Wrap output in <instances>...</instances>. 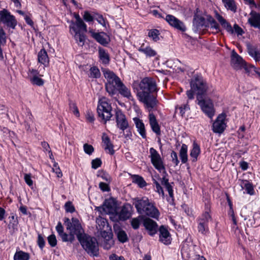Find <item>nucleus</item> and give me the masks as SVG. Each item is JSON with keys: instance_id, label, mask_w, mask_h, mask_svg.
I'll return each instance as SVG.
<instances>
[{"instance_id": "obj_15", "label": "nucleus", "mask_w": 260, "mask_h": 260, "mask_svg": "<svg viewBox=\"0 0 260 260\" xmlns=\"http://www.w3.org/2000/svg\"><path fill=\"white\" fill-rule=\"evenodd\" d=\"M115 120L117 127L123 132L128 127V123L125 115L119 109L115 110Z\"/></svg>"}, {"instance_id": "obj_62", "label": "nucleus", "mask_w": 260, "mask_h": 260, "mask_svg": "<svg viewBox=\"0 0 260 260\" xmlns=\"http://www.w3.org/2000/svg\"><path fill=\"white\" fill-rule=\"evenodd\" d=\"M210 23L211 27L214 29L216 32H218L220 30L219 25L214 19H212L210 21Z\"/></svg>"}, {"instance_id": "obj_23", "label": "nucleus", "mask_w": 260, "mask_h": 260, "mask_svg": "<svg viewBox=\"0 0 260 260\" xmlns=\"http://www.w3.org/2000/svg\"><path fill=\"white\" fill-rule=\"evenodd\" d=\"M123 97L126 98L129 100H133V98L131 93V89L126 87L121 81L116 87V91Z\"/></svg>"}, {"instance_id": "obj_30", "label": "nucleus", "mask_w": 260, "mask_h": 260, "mask_svg": "<svg viewBox=\"0 0 260 260\" xmlns=\"http://www.w3.org/2000/svg\"><path fill=\"white\" fill-rule=\"evenodd\" d=\"M18 221L17 217L14 214H11L10 217V221L8 225L9 232L11 234H13L18 231Z\"/></svg>"}, {"instance_id": "obj_31", "label": "nucleus", "mask_w": 260, "mask_h": 260, "mask_svg": "<svg viewBox=\"0 0 260 260\" xmlns=\"http://www.w3.org/2000/svg\"><path fill=\"white\" fill-rule=\"evenodd\" d=\"M133 121L136 125L137 128V131L139 134L143 138H146V134L145 128V125L142 120L140 119L139 118L135 117L133 118Z\"/></svg>"}, {"instance_id": "obj_59", "label": "nucleus", "mask_w": 260, "mask_h": 260, "mask_svg": "<svg viewBox=\"0 0 260 260\" xmlns=\"http://www.w3.org/2000/svg\"><path fill=\"white\" fill-rule=\"evenodd\" d=\"M83 19L86 22H91L93 20V17L88 11H85L83 15Z\"/></svg>"}, {"instance_id": "obj_5", "label": "nucleus", "mask_w": 260, "mask_h": 260, "mask_svg": "<svg viewBox=\"0 0 260 260\" xmlns=\"http://www.w3.org/2000/svg\"><path fill=\"white\" fill-rule=\"evenodd\" d=\"M102 72L106 80V90L110 95L113 96L116 93V87L121 80L113 71L108 69H102Z\"/></svg>"}, {"instance_id": "obj_32", "label": "nucleus", "mask_w": 260, "mask_h": 260, "mask_svg": "<svg viewBox=\"0 0 260 260\" xmlns=\"http://www.w3.org/2000/svg\"><path fill=\"white\" fill-rule=\"evenodd\" d=\"M99 57L101 62L105 65L108 64L110 62V56L108 53L103 48H99Z\"/></svg>"}, {"instance_id": "obj_35", "label": "nucleus", "mask_w": 260, "mask_h": 260, "mask_svg": "<svg viewBox=\"0 0 260 260\" xmlns=\"http://www.w3.org/2000/svg\"><path fill=\"white\" fill-rule=\"evenodd\" d=\"M188 147L187 145L183 144L179 150V157L182 164H186L188 161L187 155Z\"/></svg>"}, {"instance_id": "obj_17", "label": "nucleus", "mask_w": 260, "mask_h": 260, "mask_svg": "<svg viewBox=\"0 0 260 260\" xmlns=\"http://www.w3.org/2000/svg\"><path fill=\"white\" fill-rule=\"evenodd\" d=\"M226 115L224 113L219 114L212 125V130L215 133H222L226 127L225 119Z\"/></svg>"}, {"instance_id": "obj_49", "label": "nucleus", "mask_w": 260, "mask_h": 260, "mask_svg": "<svg viewBox=\"0 0 260 260\" xmlns=\"http://www.w3.org/2000/svg\"><path fill=\"white\" fill-rule=\"evenodd\" d=\"M24 179L25 183L30 187L33 186V181L31 179V175L30 174H24Z\"/></svg>"}, {"instance_id": "obj_10", "label": "nucleus", "mask_w": 260, "mask_h": 260, "mask_svg": "<svg viewBox=\"0 0 260 260\" xmlns=\"http://www.w3.org/2000/svg\"><path fill=\"white\" fill-rule=\"evenodd\" d=\"M149 153V157L153 167L160 173L164 171L165 167L163 159L159 153L152 147L150 148Z\"/></svg>"}, {"instance_id": "obj_26", "label": "nucleus", "mask_w": 260, "mask_h": 260, "mask_svg": "<svg viewBox=\"0 0 260 260\" xmlns=\"http://www.w3.org/2000/svg\"><path fill=\"white\" fill-rule=\"evenodd\" d=\"M138 51L145 55L147 57H154L157 54L155 50L153 49L149 45H145L143 43L138 49Z\"/></svg>"}, {"instance_id": "obj_57", "label": "nucleus", "mask_w": 260, "mask_h": 260, "mask_svg": "<svg viewBox=\"0 0 260 260\" xmlns=\"http://www.w3.org/2000/svg\"><path fill=\"white\" fill-rule=\"evenodd\" d=\"M171 157L172 158V162L175 165L177 166L179 163V160L178 158L177 154L174 151H172L171 153Z\"/></svg>"}, {"instance_id": "obj_51", "label": "nucleus", "mask_w": 260, "mask_h": 260, "mask_svg": "<svg viewBox=\"0 0 260 260\" xmlns=\"http://www.w3.org/2000/svg\"><path fill=\"white\" fill-rule=\"evenodd\" d=\"M64 208L67 212L73 213L75 211V207L73 205L72 202H67L64 205Z\"/></svg>"}, {"instance_id": "obj_47", "label": "nucleus", "mask_w": 260, "mask_h": 260, "mask_svg": "<svg viewBox=\"0 0 260 260\" xmlns=\"http://www.w3.org/2000/svg\"><path fill=\"white\" fill-rule=\"evenodd\" d=\"M30 81L32 84L38 86H42L44 84L43 80L40 78L39 75L30 80Z\"/></svg>"}, {"instance_id": "obj_50", "label": "nucleus", "mask_w": 260, "mask_h": 260, "mask_svg": "<svg viewBox=\"0 0 260 260\" xmlns=\"http://www.w3.org/2000/svg\"><path fill=\"white\" fill-rule=\"evenodd\" d=\"M153 183L155 185V190L159 194L161 195L162 197L164 196V192L162 187L160 185L159 183L154 179H153Z\"/></svg>"}, {"instance_id": "obj_20", "label": "nucleus", "mask_w": 260, "mask_h": 260, "mask_svg": "<svg viewBox=\"0 0 260 260\" xmlns=\"http://www.w3.org/2000/svg\"><path fill=\"white\" fill-rule=\"evenodd\" d=\"M159 233V241L165 245H169L171 243V236L167 229L161 225L158 229Z\"/></svg>"}, {"instance_id": "obj_22", "label": "nucleus", "mask_w": 260, "mask_h": 260, "mask_svg": "<svg viewBox=\"0 0 260 260\" xmlns=\"http://www.w3.org/2000/svg\"><path fill=\"white\" fill-rule=\"evenodd\" d=\"M200 153V145L196 141H193L192 147L189 151L190 160L193 162H196Z\"/></svg>"}, {"instance_id": "obj_53", "label": "nucleus", "mask_w": 260, "mask_h": 260, "mask_svg": "<svg viewBox=\"0 0 260 260\" xmlns=\"http://www.w3.org/2000/svg\"><path fill=\"white\" fill-rule=\"evenodd\" d=\"M6 43V34L3 28L0 27V44L5 45Z\"/></svg>"}, {"instance_id": "obj_25", "label": "nucleus", "mask_w": 260, "mask_h": 260, "mask_svg": "<svg viewBox=\"0 0 260 260\" xmlns=\"http://www.w3.org/2000/svg\"><path fill=\"white\" fill-rule=\"evenodd\" d=\"M38 61L40 63L44 66V71L45 70V68L48 66L49 63V58L47 51L44 49H42L38 52Z\"/></svg>"}, {"instance_id": "obj_56", "label": "nucleus", "mask_w": 260, "mask_h": 260, "mask_svg": "<svg viewBox=\"0 0 260 260\" xmlns=\"http://www.w3.org/2000/svg\"><path fill=\"white\" fill-rule=\"evenodd\" d=\"M205 19L203 17H198L195 18L193 20V25H196L197 27L202 26L204 24Z\"/></svg>"}, {"instance_id": "obj_19", "label": "nucleus", "mask_w": 260, "mask_h": 260, "mask_svg": "<svg viewBox=\"0 0 260 260\" xmlns=\"http://www.w3.org/2000/svg\"><path fill=\"white\" fill-rule=\"evenodd\" d=\"M89 32L92 37L100 44L103 46H106L109 44L110 39L106 33L104 32H95L92 30L89 31Z\"/></svg>"}, {"instance_id": "obj_7", "label": "nucleus", "mask_w": 260, "mask_h": 260, "mask_svg": "<svg viewBox=\"0 0 260 260\" xmlns=\"http://www.w3.org/2000/svg\"><path fill=\"white\" fill-rule=\"evenodd\" d=\"M78 240L88 254L93 256L99 255V245L94 238L86 234Z\"/></svg>"}, {"instance_id": "obj_6", "label": "nucleus", "mask_w": 260, "mask_h": 260, "mask_svg": "<svg viewBox=\"0 0 260 260\" xmlns=\"http://www.w3.org/2000/svg\"><path fill=\"white\" fill-rule=\"evenodd\" d=\"M70 32L74 35V37L77 43L80 46H83L85 43V37L84 33L87 31V26L83 22H74L72 21L69 26Z\"/></svg>"}, {"instance_id": "obj_8", "label": "nucleus", "mask_w": 260, "mask_h": 260, "mask_svg": "<svg viewBox=\"0 0 260 260\" xmlns=\"http://www.w3.org/2000/svg\"><path fill=\"white\" fill-rule=\"evenodd\" d=\"M112 107L109 100L105 97H102L99 100L97 107V112L100 118L105 122L109 121L112 117Z\"/></svg>"}, {"instance_id": "obj_12", "label": "nucleus", "mask_w": 260, "mask_h": 260, "mask_svg": "<svg viewBox=\"0 0 260 260\" xmlns=\"http://www.w3.org/2000/svg\"><path fill=\"white\" fill-rule=\"evenodd\" d=\"M216 18L222 26L229 33L232 34L235 31L238 36L242 35L244 33L243 29L237 24L234 25L233 28L231 25L220 14L216 13Z\"/></svg>"}, {"instance_id": "obj_63", "label": "nucleus", "mask_w": 260, "mask_h": 260, "mask_svg": "<svg viewBox=\"0 0 260 260\" xmlns=\"http://www.w3.org/2000/svg\"><path fill=\"white\" fill-rule=\"evenodd\" d=\"M105 238H106L108 241L104 244V248L109 249L113 244V241L111 240V237H105Z\"/></svg>"}, {"instance_id": "obj_64", "label": "nucleus", "mask_w": 260, "mask_h": 260, "mask_svg": "<svg viewBox=\"0 0 260 260\" xmlns=\"http://www.w3.org/2000/svg\"><path fill=\"white\" fill-rule=\"evenodd\" d=\"M99 187L103 191H109L110 190V187L108 184L104 182L100 183Z\"/></svg>"}, {"instance_id": "obj_24", "label": "nucleus", "mask_w": 260, "mask_h": 260, "mask_svg": "<svg viewBox=\"0 0 260 260\" xmlns=\"http://www.w3.org/2000/svg\"><path fill=\"white\" fill-rule=\"evenodd\" d=\"M98 210L102 214H110L114 211V204L110 200H106L102 207H99Z\"/></svg>"}, {"instance_id": "obj_38", "label": "nucleus", "mask_w": 260, "mask_h": 260, "mask_svg": "<svg viewBox=\"0 0 260 260\" xmlns=\"http://www.w3.org/2000/svg\"><path fill=\"white\" fill-rule=\"evenodd\" d=\"M210 210L206 209L205 212L198 219V222H202L208 224L209 221L211 220V216L209 213Z\"/></svg>"}, {"instance_id": "obj_33", "label": "nucleus", "mask_w": 260, "mask_h": 260, "mask_svg": "<svg viewBox=\"0 0 260 260\" xmlns=\"http://www.w3.org/2000/svg\"><path fill=\"white\" fill-rule=\"evenodd\" d=\"M148 37L154 42L160 40L161 38L160 31L157 29H150L148 30Z\"/></svg>"}, {"instance_id": "obj_28", "label": "nucleus", "mask_w": 260, "mask_h": 260, "mask_svg": "<svg viewBox=\"0 0 260 260\" xmlns=\"http://www.w3.org/2000/svg\"><path fill=\"white\" fill-rule=\"evenodd\" d=\"M102 142L104 144V147L108 153L112 155L114 153L113 145L112 144L109 137L106 134H103L102 136Z\"/></svg>"}, {"instance_id": "obj_3", "label": "nucleus", "mask_w": 260, "mask_h": 260, "mask_svg": "<svg viewBox=\"0 0 260 260\" xmlns=\"http://www.w3.org/2000/svg\"><path fill=\"white\" fill-rule=\"evenodd\" d=\"M134 205L138 213H144L148 216L155 219H158L160 216V213L155 206L153 202L148 198L144 197L141 199H135Z\"/></svg>"}, {"instance_id": "obj_58", "label": "nucleus", "mask_w": 260, "mask_h": 260, "mask_svg": "<svg viewBox=\"0 0 260 260\" xmlns=\"http://www.w3.org/2000/svg\"><path fill=\"white\" fill-rule=\"evenodd\" d=\"M85 117L87 121L89 122L92 123L94 121V114L91 111L89 110L86 112Z\"/></svg>"}, {"instance_id": "obj_29", "label": "nucleus", "mask_w": 260, "mask_h": 260, "mask_svg": "<svg viewBox=\"0 0 260 260\" xmlns=\"http://www.w3.org/2000/svg\"><path fill=\"white\" fill-rule=\"evenodd\" d=\"M247 49L249 55L253 58L256 62L260 61V50L256 47L248 44Z\"/></svg>"}, {"instance_id": "obj_44", "label": "nucleus", "mask_w": 260, "mask_h": 260, "mask_svg": "<svg viewBox=\"0 0 260 260\" xmlns=\"http://www.w3.org/2000/svg\"><path fill=\"white\" fill-rule=\"evenodd\" d=\"M198 230L199 233L203 235L207 234L209 232L208 224L202 222H198Z\"/></svg>"}, {"instance_id": "obj_42", "label": "nucleus", "mask_w": 260, "mask_h": 260, "mask_svg": "<svg viewBox=\"0 0 260 260\" xmlns=\"http://www.w3.org/2000/svg\"><path fill=\"white\" fill-rule=\"evenodd\" d=\"M116 233L118 240L121 242L124 243L127 241V235L124 231L119 229L116 231Z\"/></svg>"}, {"instance_id": "obj_52", "label": "nucleus", "mask_w": 260, "mask_h": 260, "mask_svg": "<svg viewBox=\"0 0 260 260\" xmlns=\"http://www.w3.org/2000/svg\"><path fill=\"white\" fill-rule=\"evenodd\" d=\"M48 241L51 247H54L56 245L57 240L54 234H52L48 236Z\"/></svg>"}, {"instance_id": "obj_36", "label": "nucleus", "mask_w": 260, "mask_h": 260, "mask_svg": "<svg viewBox=\"0 0 260 260\" xmlns=\"http://www.w3.org/2000/svg\"><path fill=\"white\" fill-rule=\"evenodd\" d=\"M117 214L119 219L121 220H126L131 215L128 208L125 206H123L121 208L120 212H118Z\"/></svg>"}, {"instance_id": "obj_18", "label": "nucleus", "mask_w": 260, "mask_h": 260, "mask_svg": "<svg viewBox=\"0 0 260 260\" xmlns=\"http://www.w3.org/2000/svg\"><path fill=\"white\" fill-rule=\"evenodd\" d=\"M143 225L147 231L149 235L153 236L158 231V225L157 223L149 218H146L143 220Z\"/></svg>"}, {"instance_id": "obj_41", "label": "nucleus", "mask_w": 260, "mask_h": 260, "mask_svg": "<svg viewBox=\"0 0 260 260\" xmlns=\"http://www.w3.org/2000/svg\"><path fill=\"white\" fill-rule=\"evenodd\" d=\"M225 8L233 12L236 11V6L234 0H222Z\"/></svg>"}, {"instance_id": "obj_40", "label": "nucleus", "mask_w": 260, "mask_h": 260, "mask_svg": "<svg viewBox=\"0 0 260 260\" xmlns=\"http://www.w3.org/2000/svg\"><path fill=\"white\" fill-rule=\"evenodd\" d=\"M96 223L97 224L96 228L100 231L104 230L105 227L108 224L107 220L101 216L96 218Z\"/></svg>"}, {"instance_id": "obj_27", "label": "nucleus", "mask_w": 260, "mask_h": 260, "mask_svg": "<svg viewBox=\"0 0 260 260\" xmlns=\"http://www.w3.org/2000/svg\"><path fill=\"white\" fill-rule=\"evenodd\" d=\"M149 123L152 131L156 135H159L160 134V126L156 120L155 116L153 113H149Z\"/></svg>"}, {"instance_id": "obj_9", "label": "nucleus", "mask_w": 260, "mask_h": 260, "mask_svg": "<svg viewBox=\"0 0 260 260\" xmlns=\"http://www.w3.org/2000/svg\"><path fill=\"white\" fill-rule=\"evenodd\" d=\"M198 104L200 106L203 112L210 119H212L215 114L213 103L210 99H202L197 97Z\"/></svg>"}, {"instance_id": "obj_54", "label": "nucleus", "mask_w": 260, "mask_h": 260, "mask_svg": "<svg viewBox=\"0 0 260 260\" xmlns=\"http://www.w3.org/2000/svg\"><path fill=\"white\" fill-rule=\"evenodd\" d=\"M70 109L75 115H76L78 117H79V111L78 109L77 106L75 103H72L70 104Z\"/></svg>"}, {"instance_id": "obj_16", "label": "nucleus", "mask_w": 260, "mask_h": 260, "mask_svg": "<svg viewBox=\"0 0 260 260\" xmlns=\"http://www.w3.org/2000/svg\"><path fill=\"white\" fill-rule=\"evenodd\" d=\"M165 20L170 25L174 28L182 32L186 31V27L184 23L174 16L169 14L167 15Z\"/></svg>"}, {"instance_id": "obj_34", "label": "nucleus", "mask_w": 260, "mask_h": 260, "mask_svg": "<svg viewBox=\"0 0 260 260\" xmlns=\"http://www.w3.org/2000/svg\"><path fill=\"white\" fill-rule=\"evenodd\" d=\"M240 186L243 189H245L246 193L253 195L254 194V189L253 185L251 183L246 180H242L241 181Z\"/></svg>"}, {"instance_id": "obj_55", "label": "nucleus", "mask_w": 260, "mask_h": 260, "mask_svg": "<svg viewBox=\"0 0 260 260\" xmlns=\"http://www.w3.org/2000/svg\"><path fill=\"white\" fill-rule=\"evenodd\" d=\"M83 148L84 152L89 155L91 154L94 150V148L92 146L88 144H85L83 146Z\"/></svg>"}, {"instance_id": "obj_4", "label": "nucleus", "mask_w": 260, "mask_h": 260, "mask_svg": "<svg viewBox=\"0 0 260 260\" xmlns=\"http://www.w3.org/2000/svg\"><path fill=\"white\" fill-rule=\"evenodd\" d=\"M190 87L197 94V97L209 95L212 92V87L208 85L201 75H196L190 79Z\"/></svg>"}, {"instance_id": "obj_60", "label": "nucleus", "mask_w": 260, "mask_h": 260, "mask_svg": "<svg viewBox=\"0 0 260 260\" xmlns=\"http://www.w3.org/2000/svg\"><path fill=\"white\" fill-rule=\"evenodd\" d=\"M92 168L94 169H98L102 165V161L99 158H96L92 160Z\"/></svg>"}, {"instance_id": "obj_21", "label": "nucleus", "mask_w": 260, "mask_h": 260, "mask_svg": "<svg viewBox=\"0 0 260 260\" xmlns=\"http://www.w3.org/2000/svg\"><path fill=\"white\" fill-rule=\"evenodd\" d=\"M248 22L251 26L257 28L260 30V14L255 11H251Z\"/></svg>"}, {"instance_id": "obj_43", "label": "nucleus", "mask_w": 260, "mask_h": 260, "mask_svg": "<svg viewBox=\"0 0 260 260\" xmlns=\"http://www.w3.org/2000/svg\"><path fill=\"white\" fill-rule=\"evenodd\" d=\"M89 77L93 78H99L101 77V73L96 67H92L89 70Z\"/></svg>"}, {"instance_id": "obj_37", "label": "nucleus", "mask_w": 260, "mask_h": 260, "mask_svg": "<svg viewBox=\"0 0 260 260\" xmlns=\"http://www.w3.org/2000/svg\"><path fill=\"white\" fill-rule=\"evenodd\" d=\"M29 254L22 250H17L14 255V260H29Z\"/></svg>"}, {"instance_id": "obj_1", "label": "nucleus", "mask_w": 260, "mask_h": 260, "mask_svg": "<svg viewBox=\"0 0 260 260\" xmlns=\"http://www.w3.org/2000/svg\"><path fill=\"white\" fill-rule=\"evenodd\" d=\"M134 91L137 90L139 100L151 110L156 105V98L151 93L157 90L155 81L152 78H143L139 83L133 85Z\"/></svg>"}, {"instance_id": "obj_14", "label": "nucleus", "mask_w": 260, "mask_h": 260, "mask_svg": "<svg viewBox=\"0 0 260 260\" xmlns=\"http://www.w3.org/2000/svg\"><path fill=\"white\" fill-rule=\"evenodd\" d=\"M231 66L236 70L244 69L246 72H249L248 67L246 62L234 51L232 53Z\"/></svg>"}, {"instance_id": "obj_39", "label": "nucleus", "mask_w": 260, "mask_h": 260, "mask_svg": "<svg viewBox=\"0 0 260 260\" xmlns=\"http://www.w3.org/2000/svg\"><path fill=\"white\" fill-rule=\"evenodd\" d=\"M132 178L133 182L138 184L139 187L142 188L146 185V182L142 177L138 175H134Z\"/></svg>"}, {"instance_id": "obj_45", "label": "nucleus", "mask_w": 260, "mask_h": 260, "mask_svg": "<svg viewBox=\"0 0 260 260\" xmlns=\"http://www.w3.org/2000/svg\"><path fill=\"white\" fill-rule=\"evenodd\" d=\"M41 71V69H40V71H38L34 69H29L27 74L29 80L38 75L40 76H43L42 75H39V73Z\"/></svg>"}, {"instance_id": "obj_2", "label": "nucleus", "mask_w": 260, "mask_h": 260, "mask_svg": "<svg viewBox=\"0 0 260 260\" xmlns=\"http://www.w3.org/2000/svg\"><path fill=\"white\" fill-rule=\"evenodd\" d=\"M64 224L70 232L69 234L64 232L63 227L60 222H58L56 226V230L63 242L72 243L75 240V235L79 240L86 235L80 221L76 218H72L71 220L68 218H65Z\"/></svg>"}, {"instance_id": "obj_11", "label": "nucleus", "mask_w": 260, "mask_h": 260, "mask_svg": "<svg viewBox=\"0 0 260 260\" xmlns=\"http://www.w3.org/2000/svg\"><path fill=\"white\" fill-rule=\"evenodd\" d=\"M0 22L5 24L7 27L14 29L17 25V20L15 16L6 9L0 11Z\"/></svg>"}, {"instance_id": "obj_13", "label": "nucleus", "mask_w": 260, "mask_h": 260, "mask_svg": "<svg viewBox=\"0 0 260 260\" xmlns=\"http://www.w3.org/2000/svg\"><path fill=\"white\" fill-rule=\"evenodd\" d=\"M181 252L182 257L187 260L191 259L196 254L194 252V245L188 240H186L182 243Z\"/></svg>"}, {"instance_id": "obj_46", "label": "nucleus", "mask_w": 260, "mask_h": 260, "mask_svg": "<svg viewBox=\"0 0 260 260\" xmlns=\"http://www.w3.org/2000/svg\"><path fill=\"white\" fill-rule=\"evenodd\" d=\"M94 18L100 24L104 27H106V21L102 15L95 13Z\"/></svg>"}, {"instance_id": "obj_61", "label": "nucleus", "mask_w": 260, "mask_h": 260, "mask_svg": "<svg viewBox=\"0 0 260 260\" xmlns=\"http://www.w3.org/2000/svg\"><path fill=\"white\" fill-rule=\"evenodd\" d=\"M161 173H162L163 175L162 178L160 179L161 183L162 185L165 186L166 184L169 183V180L167 178V174L165 169L164 170V171H162Z\"/></svg>"}, {"instance_id": "obj_48", "label": "nucleus", "mask_w": 260, "mask_h": 260, "mask_svg": "<svg viewBox=\"0 0 260 260\" xmlns=\"http://www.w3.org/2000/svg\"><path fill=\"white\" fill-rule=\"evenodd\" d=\"M141 217L140 216L133 218L131 220V225L134 229H138L139 228Z\"/></svg>"}]
</instances>
